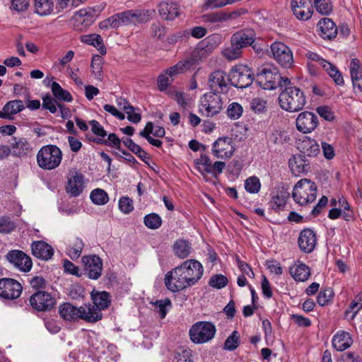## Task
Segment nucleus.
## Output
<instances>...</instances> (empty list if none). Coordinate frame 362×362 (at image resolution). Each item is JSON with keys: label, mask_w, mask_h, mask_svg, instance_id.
<instances>
[{"label": "nucleus", "mask_w": 362, "mask_h": 362, "mask_svg": "<svg viewBox=\"0 0 362 362\" xmlns=\"http://www.w3.org/2000/svg\"><path fill=\"white\" fill-rule=\"evenodd\" d=\"M198 171L204 176L206 174H211L212 176L217 179L223 173L226 163L223 161H216L212 163L210 158L206 154H202L200 158L194 160Z\"/></svg>", "instance_id": "11"}, {"label": "nucleus", "mask_w": 362, "mask_h": 362, "mask_svg": "<svg viewBox=\"0 0 362 362\" xmlns=\"http://www.w3.org/2000/svg\"><path fill=\"white\" fill-rule=\"evenodd\" d=\"M174 362H194L192 350L185 346L178 347L175 352Z\"/></svg>", "instance_id": "43"}, {"label": "nucleus", "mask_w": 362, "mask_h": 362, "mask_svg": "<svg viewBox=\"0 0 362 362\" xmlns=\"http://www.w3.org/2000/svg\"><path fill=\"white\" fill-rule=\"evenodd\" d=\"M23 291V286L17 280L11 278L0 279V297L6 300L18 298Z\"/></svg>", "instance_id": "13"}, {"label": "nucleus", "mask_w": 362, "mask_h": 362, "mask_svg": "<svg viewBox=\"0 0 362 362\" xmlns=\"http://www.w3.org/2000/svg\"><path fill=\"white\" fill-rule=\"evenodd\" d=\"M16 228V223L9 216H4L0 217V233H11Z\"/></svg>", "instance_id": "51"}, {"label": "nucleus", "mask_w": 362, "mask_h": 362, "mask_svg": "<svg viewBox=\"0 0 362 362\" xmlns=\"http://www.w3.org/2000/svg\"><path fill=\"white\" fill-rule=\"evenodd\" d=\"M58 105L61 104L50 95H47L42 98V107L49 110L51 113L54 114L57 112Z\"/></svg>", "instance_id": "58"}, {"label": "nucleus", "mask_w": 362, "mask_h": 362, "mask_svg": "<svg viewBox=\"0 0 362 362\" xmlns=\"http://www.w3.org/2000/svg\"><path fill=\"white\" fill-rule=\"evenodd\" d=\"M313 6L321 15H329L333 10L332 3L330 0H313Z\"/></svg>", "instance_id": "46"}, {"label": "nucleus", "mask_w": 362, "mask_h": 362, "mask_svg": "<svg viewBox=\"0 0 362 362\" xmlns=\"http://www.w3.org/2000/svg\"><path fill=\"white\" fill-rule=\"evenodd\" d=\"M228 82H230L229 76L224 71L216 70L210 74L208 84L211 90L218 93L227 89Z\"/></svg>", "instance_id": "22"}, {"label": "nucleus", "mask_w": 362, "mask_h": 362, "mask_svg": "<svg viewBox=\"0 0 362 362\" xmlns=\"http://www.w3.org/2000/svg\"><path fill=\"white\" fill-rule=\"evenodd\" d=\"M33 255L43 260L52 258L54 254L53 248L44 241H35L31 245Z\"/></svg>", "instance_id": "27"}, {"label": "nucleus", "mask_w": 362, "mask_h": 362, "mask_svg": "<svg viewBox=\"0 0 362 362\" xmlns=\"http://www.w3.org/2000/svg\"><path fill=\"white\" fill-rule=\"evenodd\" d=\"M124 105L126 104L127 106L123 107L122 110L126 112L127 115V119L133 122V123H138L141 121V115L138 112H135L134 107L131 105L129 102H124Z\"/></svg>", "instance_id": "59"}, {"label": "nucleus", "mask_w": 362, "mask_h": 362, "mask_svg": "<svg viewBox=\"0 0 362 362\" xmlns=\"http://www.w3.org/2000/svg\"><path fill=\"white\" fill-rule=\"evenodd\" d=\"M261 188L259 179L256 176L248 177L245 181V190L251 194L258 193Z\"/></svg>", "instance_id": "53"}, {"label": "nucleus", "mask_w": 362, "mask_h": 362, "mask_svg": "<svg viewBox=\"0 0 362 362\" xmlns=\"http://www.w3.org/2000/svg\"><path fill=\"white\" fill-rule=\"evenodd\" d=\"M91 299L93 304H86L87 307L91 308V313H97L100 317L97 320V322L100 321L103 318L102 310L107 309L110 305V296L107 291H92Z\"/></svg>", "instance_id": "20"}, {"label": "nucleus", "mask_w": 362, "mask_h": 362, "mask_svg": "<svg viewBox=\"0 0 362 362\" xmlns=\"http://www.w3.org/2000/svg\"><path fill=\"white\" fill-rule=\"evenodd\" d=\"M227 278L222 274H216L211 277L209 284L214 288L221 289L226 286Z\"/></svg>", "instance_id": "63"}, {"label": "nucleus", "mask_w": 362, "mask_h": 362, "mask_svg": "<svg viewBox=\"0 0 362 362\" xmlns=\"http://www.w3.org/2000/svg\"><path fill=\"white\" fill-rule=\"evenodd\" d=\"M51 89L56 100H63L68 103L73 100L71 93L66 90L63 89L57 82H52Z\"/></svg>", "instance_id": "42"}, {"label": "nucleus", "mask_w": 362, "mask_h": 362, "mask_svg": "<svg viewBox=\"0 0 362 362\" xmlns=\"http://www.w3.org/2000/svg\"><path fill=\"white\" fill-rule=\"evenodd\" d=\"M216 332V329L213 323L200 321L191 327L189 334L193 343L200 344L211 341L214 337Z\"/></svg>", "instance_id": "9"}, {"label": "nucleus", "mask_w": 362, "mask_h": 362, "mask_svg": "<svg viewBox=\"0 0 362 362\" xmlns=\"http://www.w3.org/2000/svg\"><path fill=\"white\" fill-rule=\"evenodd\" d=\"M30 303L34 309L38 311H47L55 305L56 300L51 293L39 291L30 296Z\"/></svg>", "instance_id": "17"}, {"label": "nucleus", "mask_w": 362, "mask_h": 362, "mask_svg": "<svg viewBox=\"0 0 362 362\" xmlns=\"http://www.w3.org/2000/svg\"><path fill=\"white\" fill-rule=\"evenodd\" d=\"M84 274L89 279L96 280L99 279L103 270V261L95 255L83 256L81 259Z\"/></svg>", "instance_id": "14"}, {"label": "nucleus", "mask_w": 362, "mask_h": 362, "mask_svg": "<svg viewBox=\"0 0 362 362\" xmlns=\"http://www.w3.org/2000/svg\"><path fill=\"white\" fill-rule=\"evenodd\" d=\"M229 80L232 86L238 88H245L252 84L253 74L247 66L240 64L232 69Z\"/></svg>", "instance_id": "10"}, {"label": "nucleus", "mask_w": 362, "mask_h": 362, "mask_svg": "<svg viewBox=\"0 0 362 362\" xmlns=\"http://www.w3.org/2000/svg\"><path fill=\"white\" fill-rule=\"evenodd\" d=\"M173 251L177 257L180 259L187 258L192 252L191 243L182 238L177 239L173 245Z\"/></svg>", "instance_id": "35"}, {"label": "nucleus", "mask_w": 362, "mask_h": 362, "mask_svg": "<svg viewBox=\"0 0 362 362\" xmlns=\"http://www.w3.org/2000/svg\"><path fill=\"white\" fill-rule=\"evenodd\" d=\"M338 209L343 212V218L346 221H349L353 218L354 212L350 208V205L346 199L341 195L337 196Z\"/></svg>", "instance_id": "47"}, {"label": "nucleus", "mask_w": 362, "mask_h": 362, "mask_svg": "<svg viewBox=\"0 0 362 362\" xmlns=\"http://www.w3.org/2000/svg\"><path fill=\"white\" fill-rule=\"evenodd\" d=\"M182 268H174L165 276V285L172 292H177L189 287V284L181 272Z\"/></svg>", "instance_id": "15"}, {"label": "nucleus", "mask_w": 362, "mask_h": 362, "mask_svg": "<svg viewBox=\"0 0 362 362\" xmlns=\"http://www.w3.org/2000/svg\"><path fill=\"white\" fill-rule=\"evenodd\" d=\"M223 55L228 60H234L241 57L242 49L235 42H230V45L222 52Z\"/></svg>", "instance_id": "48"}, {"label": "nucleus", "mask_w": 362, "mask_h": 362, "mask_svg": "<svg viewBox=\"0 0 362 362\" xmlns=\"http://www.w3.org/2000/svg\"><path fill=\"white\" fill-rule=\"evenodd\" d=\"M193 69L190 62L187 59L183 61H180L175 65L170 66L166 69V73L171 77L172 80L177 74L185 72L186 71Z\"/></svg>", "instance_id": "41"}, {"label": "nucleus", "mask_w": 362, "mask_h": 362, "mask_svg": "<svg viewBox=\"0 0 362 362\" xmlns=\"http://www.w3.org/2000/svg\"><path fill=\"white\" fill-rule=\"evenodd\" d=\"M84 189L83 175L77 172L71 171L68 177L66 191L72 197H78Z\"/></svg>", "instance_id": "23"}, {"label": "nucleus", "mask_w": 362, "mask_h": 362, "mask_svg": "<svg viewBox=\"0 0 362 362\" xmlns=\"http://www.w3.org/2000/svg\"><path fill=\"white\" fill-rule=\"evenodd\" d=\"M298 148L303 156L309 157L316 156L320 153V146L317 141L308 136H305L298 143Z\"/></svg>", "instance_id": "29"}, {"label": "nucleus", "mask_w": 362, "mask_h": 362, "mask_svg": "<svg viewBox=\"0 0 362 362\" xmlns=\"http://www.w3.org/2000/svg\"><path fill=\"white\" fill-rule=\"evenodd\" d=\"M289 168L293 175L300 176L308 171L309 163L305 159V156L296 154L293 156L288 161Z\"/></svg>", "instance_id": "25"}, {"label": "nucleus", "mask_w": 362, "mask_h": 362, "mask_svg": "<svg viewBox=\"0 0 362 362\" xmlns=\"http://www.w3.org/2000/svg\"><path fill=\"white\" fill-rule=\"evenodd\" d=\"M352 343L353 340L350 334L344 331L337 332L332 339V345L334 348L340 351L349 348Z\"/></svg>", "instance_id": "31"}, {"label": "nucleus", "mask_w": 362, "mask_h": 362, "mask_svg": "<svg viewBox=\"0 0 362 362\" xmlns=\"http://www.w3.org/2000/svg\"><path fill=\"white\" fill-rule=\"evenodd\" d=\"M34 12L40 16L54 13V0H34Z\"/></svg>", "instance_id": "36"}, {"label": "nucleus", "mask_w": 362, "mask_h": 362, "mask_svg": "<svg viewBox=\"0 0 362 362\" xmlns=\"http://www.w3.org/2000/svg\"><path fill=\"white\" fill-rule=\"evenodd\" d=\"M317 26L320 30V35L324 39L331 40L337 36V28L330 18H322L317 23Z\"/></svg>", "instance_id": "32"}, {"label": "nucleus", "mask_w": 362, "mask_h": 362, "mask_svg": "<svg viewBox=\"0 0 362 362\" xmlns=\"http://www.w3.org/2000/svg\"><path fill=\"white\" fill-rule=\"evenodd\" d=\"M25 108L24 103L22 100H14L6 103L3 107V110L0 111V118L10 119L11 115H16Z\"/></svg>", "instance_id": "34"}, {"label": "nucleus", "mask_w": 362, "mask_h": 362, "mask_svg": "<svg viewBox=\"0 0 362 362\" xmlns=\"http://www.w3.org/2000/svg\"><path fill=\"white\" fill-rule=\"evenodd\" d=\"M273 58L281 66L289 68L293 63V52L284 43L274 42L270 46Z\"/></svg>", "instance_id": "12"}, {"label": "nucleus", "mask_w": 362, "mask_h": 362, "mask_svg": "<svg viewBox=\"0 0 362 362\" xmlns=\"http://www.w3.org/2000/svg\"><path fill=\"white\" fill-rule=\"evenodd\" d=\"M334 292L330 288L320 291L317 297V302L320 306H324L332 302Z\"/></svg>", "instance_id": "56"}, {"label": "nucleus", "mask_w": 362, "mask_h": 362, "mask_svg": "<svg viewBox=\"0 0 362 362\" xmlns=\"http://www.w3.org/2000/svg\"><path fill=\"white\" fill-rule=\"evenodd\" d=\"M328 64L329 66H324L322 69H324V70L330 76V77L332 78L334 81L337 85L343 84L344 78L340 72L339 71V70L337 69V68L334 64L329 62Z\"/></svg>", "instance_id": "55"}, {"label": "nucleus", "mask_w": 362, "mask_h": 362, "mask_svg": "<svg viewBox=\"0 0 362 362\" xmlns=\"http://www.w3.org/2000/svg\"><path fill=\"white\" fill-rule=\"evenodd\" d=\"M84 243L79 238H76L66 248L67 255L73 260L77 259L81 255Z\"/></svg>", "instance_id": "40"}, {"label": "nucleus", "mask_w": 362, "mask_h": 362, "mask_svg": "<svg viewBox=\"0 0 362 362\" xmlns=\"http://www.w3.org/2000/svg\"><path fill=\"white\" fill-rule=\"evenodd\" d=\"M286 77L281 76L275 67H264L257 73V82L264 90H274L283 88Z\"/></svg>", "instance_id": "7"}, {"label": "nucleus", "mask_w": 362, "mask_h": 362, "mask_svg": "<svg viewBox=\"0 0 362 362\" xmlns=\"http://www.w3.org/2000/svg\"><path fill=\"white\" fill-rule=\"evenodd\" d=\"M305 57L309 60L307 64L309 69L315 66H320L322 68L324 66H329L327 60L322 58L318 54L315 52L309 51L305 54Z\"/></svg>", "instance_id": "44"}, {"label": "nucleus", "mask_w": 362, "mask_h": 362, "mask_svg": "<svg viewBox=\"0 0 362 362\" xmlns=\"http://www.w3.org/2000/svg\"><path fill=\"white\" fill-rule=\"evenodd\" d=\"M95 18L96 16L93 8H82L73 16L74 25L78 30H82L91 25Z\"/></svg>", "instance_id": "21"}, {"label": "nucleus", "mask_w": 362, "mask_h": 362, "mask_svg": "<svg viewBox=\"0 0 362 362\" xmlns=\"http://www.w3.org/2000/svg\"><path fill=\"white\" fill-rule=\"evenodd\" d=\"M150 20L149 11L146 10H128L111 16L101 21L99 27L102 30L118 28L122 26L144 23Z\"/></svg>", "instance_id": "1"}, {"label": "nucleus", "mask_w": 362, "mask_h": 362, "mask_svg": "<svg viewBox=\"0 0 362 362\" xmlns=\"http://www.w3.org/2000/svg\"><path fill=\"white\" fill-rule=\"evenodd\" d=\"M255 34L252 30H243L234 33L230 38L240 49L252 45L255 42Z\"/></svg>", "instance_id": "26"}, {"label": "nucleus", "mask_w": 362, "mask_h": 362, "mask_svg": "<svg viewBox=\"0 0 362 362\" xmlns=\"http://www.w3.org/2000/svg\"><path fill=\"white\" fill-rule=\"evenodd\" d=\"M316 243V235L313 230L307 228L300 233L298 245L300 250L304 252H311L315 249Z\"/></svg>", "instance_id": "24"}, {"label": "nucleus", "mask_w": 362, "mask_h": 362, "mask_svg": "<svg viewBox=\"0 0 362 362\" xmlns=\"http://www.w3.org/2000/svg\"><path fill=\"white\" fill-rule=\"evenodd\" d=\"M92 141L96 144L113 146L117 149H119L121 145V139L114 133L110 134L107 139L104 138H93Z\"/></svg>", "instance_id": "45"}, {"label": "nucleus", "mask_w": 362, "mask_h": 362, "mask_svg": "<svg viewBox=\"0 0 362 362\" xmlns=\"http://www.w3.org/2000/svg\"><path fill=\"white\" fill-rule=\"evenodd\" d=\"M220 42L221 36L219 35H211L200 42L192 52L190 57L187 58L193 69L206 59Z\"/></svg>", "instance_id": "6"}, {"label": "nucleus", "mask_w": 362, "mask_h": 362, "mask_svg": "<svg viewBox=\"0 0 362 362\" xmlns=\"http://www.w3.org/2000/svg\"><path fill=\"white\" fill-rule=\"evenodd\" d=\"M185 265L186 269L193 278H195V281L197 282L202 276L204 273V268L202 264L197 260L188 259L185 261Z\"/></svg>", "instance_id": "37"}, {"label": "nucleus", "mask_w": 362, "mask_h": 362, "mask_svg": "<svg viewBox=\"0 0 362 362\" xmlns=\"http://www.w3.org/2000/svg\"><path fill=\"white\" fill-rule=\"evenodd\" d=\"M119 209L125 214H128L132 212L134 209L133 202L128 197H122L119 200Z\"/></svg>", "instance_id": "64"}, {"label": "nucleus", "mask_w": 362, "mask_h": 362, "mask_svg": "<svg viewBox=\"0 0 362 362\" xmlns=\"http://www.w3.org/2000/svg\"><path fill=\"white\" fill-rule=\"evenodd\" d=\"M92 202L97 205H104L108 202V195L103 189H93L90 195Z\"/></svg>", "instance_id": "50"}, {"label": "nucleus", "mask_w": 362, "mask_h": 362, "mask_svg": "<svg viewBox=\"0 0 362 362\" xmlns=\"http://www.w3.org/2000/svg\"><path fill=\"white\" fill-rule=\"evenodd\" d=\"M290 274L296 281H305L310 277V270L304 263L298 261L290 267Z\"/></svg>", "instance_id": "33"}, {"label": "nucleus", "mask_w": 362, "mask_h": 362, "mask_svg": "<svg viewBox=\"0 0 362 362\" xmlns=\"http://www.w3.org/2000/svg\"><path fill=\"white\" fill-rule=\"evenodd\" d=\"M350 74L354 88L362 91V67L358 59H352L350 62Z\"/></svg>", "instance_id": "30"}, {"label": "nucleus", "mask_w": 362, "mask_h": 362, "mask_svg": "<svg viewBox=\"0 0 362 362\" xmlns=\"http://www.w3.org/2000/svg\"><path fill=\"white\" fill-rule=\"evenodd\" d=\"M292 197L295 202L301 206L313 203L317 197V186L308 179H301L294 186Z\"/></svg>", "instance_id": "5"}, {"label": "nucleus", "mask_w": 362, "mask_h": 362, "mask_svg": "<svg viewBox=\"0 0 362 362\" xmlns=\"http://www.w3.org/2000/svg\"><path fill=\"white\" fill-rule=\"evenodd\" d=\"M62 160V152L55 145L42 146L37 154V163L43 170H52L57 168Z\"/></svg>", "instance_id": "4"}, {"label": "nucleus", "mask_w": 362, "mask_h": 362, "mask_svg": "<svg viewBox=\"0 0 362 362\" xmlns=\"http://www.w3.org/2000/svg\"><path fill=\"white\" fill-rule=\"evenodd\" d=\"M90 310L91 308L87 307L86 304L77 307L70 303H64L59 307L60 317L69 322H76L82 320L88 323L97 322L100 315L95 312L91 313Z\"/></svg>", "instance_id": "3"}, {"label": "nucleus", "mask_w": 362, "mask_h": 362, "mask_svg": "<svg viewBox=\"0 0 362 362\" xmlns=\"http://www.w3.org/2000/svg\"><path fill=\"white\" fill-rule=\"evenodd\" d=\"M6 259L16 269L23 272H28L32 269L31 258L21 250L9 251L6 255Z\"/></svg>", "instance_id": "19"}, {"label": "nucleus", "mask_w": 362, "mask_h": 362, "mask_svg": "<svg viewBox=\"0 0 362 362\" xmlns=\"http://www.w3.org/2000/svg\"><path fill=\"white\" fill-rule=\"evenodd\" d=\"M267 102L260 98H254L250 103V108L258 114L263 113L267 111Z\"/></svg>", "instance_id": "61"}, {"label": "nucleus", "mask_w": 362, "mask_h": 362, "mask_svg": "<svg viewBox=\"0 0 362 362\" xmlns=\"http://www.w3.org/2000/svg\"><path fill=\"white\" fill-rule=\"evenodd\" d=\"M223 108V100L220 95L214 92L206 93L199 100V112L206 117H213Z\"/></svg>", "instance_id": "8"}, {"label": "nucleus", "mask_w": 362, "mask_h": 362, "mask_svg": "<svg viewBox=\"0 0 362 362\" xmlns=\"http://www.w3.org/2000/svg\"><path fill=\"white\" fill-rule=\"evenodd\" d=\"M92 72L95 78L101 81L103 79V59L100 55H94L91 61Z\"/></svg>", "instance_id": "49"}, {"label": "nucleus", "mask_w": 362, "mask_h": 362, "mask_svg": "<svg viewBox=\"0 0 362 362\" xmlns=\"http://www.w3.org/2000/svg\"><path fill=\"white\" fill-rule=\"evenodd\" d=\"M158 13L165 21H173L180 15V8L177 3L163 1L158 6Z\"/></svg>", "instance_id": "28"}, {"label": "nucleus", "mask_w": 362, "mask_h": 362, "mask_svg": "<svg viewBox=\"0 0 362 362\" xmlns=\"http://www.w3.org/2000/svg\"><path fill=\"white\" fill-rule=\"evenodd\" d=\"M156 308L161 318H164L171 307V301L168 298L165 300H156L155 303Z\"/></svg>", "instance_id": "62"}, {"label": "nucleus", "mask_w": 362, "mask_h": 362, "mask_svg": "<svg viewBox=\"0 0 362 362\" xmlns=\"http://www.w3.org/2000/svg\"><path fill=\"white\" fill-rule=\"evenodd\" d=\"M286 196L283 192L274 194L271 200L272 209L276 211L281 210L286 204Z\"/></svg>", "instance_id": "60"}, {"label": "nucleus", "mask_w": 362, "mask_h": 362, "mask_svg": "<svg viewBox=\"0 0 362 362\" xmlns=\"http://www.w3.org/2000/svg\"><path fill=\"white\" fill-rule=\"evenodd\" d=\"M204 22L211 23H218L226 22L225 12L220 11L207 13L203 16Z\"/></svg>", "instance_id": "57"}, {"label": "nucleus", "mask_w": 362, "mask_h": 362, "mask_svg": "<svg viewBox=\"0 0 362 362\" xmlns=\"http://www.w3.org/2000/svg\"><path fill=\"white\" fill-rule=\"evenodd\" d=\"M318 124L317 116L309 111L300 112L296 119L297 129L303 134H308L313 132Z\"/></svg>", "instance_id": "18"}, {"label": "nucleus", "mask_w": 362, "mask_h": 362, "mask_svg": "<svg viewBox=\"0 0 362 362\" xmlns=\"http://www.w3.org/2000/svg\"><path fill=\"white\" fill-rule=\"evenodd\" d=\"M81 42L93 45L98 49L101 54H106V49L103 45L102 37L97 34L85 35L81 37Z\"/></svg>", "instance_id": "39"}, {"label": "nucleus", "mask_w": 362, "mask_h": 362, "mask_svg": "<svg viewBox=\"0 0 362 362\" xmlns=\"http://www.w3.org/2000/svg\"><path fill=\"white\" fill-rule=\"evenodd\" d=\"M144 222L147 228L155 230L160 227L162 219L157 214L151 213L145 216Z\"/></svg>", "instance_id": "52"}, {"label": "nucleus", "mask_w": 362, "mask_h": 362, "mask_svg": "<svg viewBox=\"0 0 362 362\" xmlns=\"http://www.w3.org/2000/svg\"><path fill=\"white\" fill-rule=\"evenodd\" d=\"M13 142L11 143V146L13 149L15 155L21 156L27 154L32 150L30 144L25 138H13Z\"/></svg>", "instance_id": "38"}, {"label": "nucleus", "mask_w": 362, "mask_h": 362, "mask_svg": "<svg viewBox=\"0 0 362 362\" xmlns=\"http://www.w3.org/2000/svg\"><path fill=\"white\" fill-rule=\"evenodd\" d=\"M235 148L233 139L229 137H220L215 141L212 146V153L221 159H228L232 157Z\"/></svg>", "instance_id": "16"}, {"label": "nucleus", "mask_w": 362, "mask_h": 362, "mask_svg": "<svg viewBox=\"0 0 362 362\" xmlns=\"http://www.w3.org/2000/svg\"><path fill=\"white\" fill-rule=\"evenodd\" d=\"M243 112V108L240 104L236 102L231 103L226 110L227 116L231 119H239Z\"/></svg>", "instance_id": "54"}, {"label": "nucleus", "mask_w": 362, "mask_h": 362, "mask_svg": "<svg viewBox=\"0 0 362 362\" xmlns=\"http://www.w3.org/2000/svg\"><path fill=\"white\" fill-rule=\"evenodd\" d=\"M284 81V89L279 95L280 107L289 112L301 110L306 103L304 92L300 88L293 86L288 78H285Z\"/></svg>", "instance_id": "2"}]
</instances>
